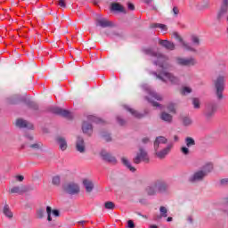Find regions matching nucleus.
Returning <instances> with one entry per match:
<instances>
[{
  "instance_id": "obj_64",
  "label": "nucleus",
  "mask_w": 228,
  "mask_h": 228,
  "mask_svg": "<svg viewBox=\"0 0 228 228\" xmlns=\"http://www.w3.org/2000/svg\"><path fill=\"white\" fill-rule=\"evenodd\" d=\"M27 138H28V140H33V136H31V135H28Z\"/></svg>"
},
{
  "instance_id": "obj_29",
  "label": "nucleus",
  "mask_w": 228,
  "mask_h": 228,
  "mask_svg": "<svg viewBox=\"0 0 228 228\" xmlns=\"http://www.w3.org/2000/svg\"><path fill=\"white\" fill-rule=\"evenodd\" d=\"M3 213L7 218H13V213L10 210V207L8 205H4Z\"/></svg>"
},
{
  "instance_id": "obj_21",
  "label": "nucleus",
  "mask_w": 228,
  "mask_h": 228,
  "mask_svg": "<svg viewBox=\"0 0 228 228\" xmlns=\"http://www.w3.org/2000/svg\"><path fill=\"white\" fill-rule=\"evenodd\" d=\"M83 184L86 188V193H91L94 191V182L92 180L85 179L83 180Z\"/></svg>"
},
{
  "instance_id": "obj_4",
  "label": "nucleus",
  "mask_w": 228,
  "mask_h": 228,
  "mask_svg": "<svg viewBox=\"0 0 228 228\" xmlns=\"http://www.w3.org/2000/svg\"><path fill=\"white\" fill-rule=\"evenodd\" d=\"M225 83V77L219 76L216 80L215 81V86L216 88V95L217 99H224V94L222 92H224V86Z\"/></svg>"
},
{
  "instance_id": "obj_40",
  "label": "nucleus",
  "mask_w": 228,
  "mask_h": 228,
  "mask_svg": "<svg viewBox=\"0 0 228 228\" xmlns=\"http://www.w3.org/2000/svg\"><path fill=\"white\" fill-rule=\"evenodd\" d=\"M105 209H115V203L111 201L105 202Z\"/></svg>"
},
{
  "instance_id": "obj_7",
  "label": "nucleus",
  "mask_w": 228,
  "mask_h": 228,
  "mask_svg": "<svg viewBox=\"0 0 228 228\" xmlns=\"http://www.w3.org/2000/svg\"><path fill=\"white\" fill-rule=\"evenodd\" d=\"M218 106L216 103H208L205 109L204 116L207 120H211L212 118L215 117V113H216Z\"/></svg>"
},
{
  "instance_id": "obj_62",
  "label": "nucleus",
  "mask_w": 228,
  "mask_h": 228,
  "mask_svg": "<svg viewBox=\"0 0 228 228\" xmlns=\"http://www.w3.org/2000/svg\"><path fill=\"white\" fill-rule=\"evenodd\" d=\"M150 228H158V225H156V224H151V225L150 226Z\"/></svg>"
},
{
  "instance_id": "obj_52",
  "label": "nucleus",
  "mask_w": 228,
  "mask_h": 228,
  "mask_svg": "<svg viewBox=\"0 0 228 228\" xmlns=\"http://www.w3.org/2000/svg\"><path fill=\"white\" fill-rule=\"evenodd\" d=\"M118 122L119 126H125L126 125V120H124L120 118H118Z\"/></svg>"
},
{
  "instance_id": "obj_50",
  "label": "nucleus",
  "mask_w": 228,
  "mask_h": 228,
  "mask_svg": "<svg viewBox=\"0 0 228 228\" xmlns=\"http://www.w3.org/2000/svg\"><path fill=\"white\" fill-rule=\"evenodd\" d=\"M59 6H61V8H66L67 4H65V0H59Z\"/></svg>"
},
{
  "instance_id": "obj_49",
  "label": "nucleus",
  "mask_w": 228,
  "mask_h": 228,
  "mask_svg": "<svg viewBox=\"0 0 228 228\" xmlns=\"http://www.w3.org/2000/svg\"><path fill=\"white\" fill-rule=\"evenodd\" d=\"M45 211L44 209H39L37 210V218H44V215H45Z\"/></svg>"
},
{
  "instance_id": "obj_15",
  "label": "nucleus",
  "mask_w": 228,
  "mask_h": 228,
  "mask_svg": "<svg viewBox=\"0 0 228 228\" xmlns=\"http://www.w3.org/2000/svg\"><path fill=\"white\" fill-rule=\"evenodd\" d=\"M159 44L167 49V51H175V44L168 41V40H159Z\"/></svg>"
},
{
  "instance_id": "obj_58",
  "label": "nucleus",
  "mask_w": 228,
  "mask_h": 228,
  "mask_svg": "<svg viewBox=\"0 0 228 228\" xmlns=\"http://www.w3.org/2000/svg\"><path fill=\"white\" fill-rule=\"evenodd\" d=\"M174 140H175V142H179V136L174 135Z\"/></svg>"
},
{
  "instance_id": "obj_45",
  "label": "nucleus",
  "mask_w": 228,
  "mask_h": 228,
  "mask_svg": "<svg viewBox=\"0 0 228 228\" xmlns=\"http://www.w3.org/2000/svg\"><path fill=\"white\" fill-rule=\"evenodd\" d=\"M192 40V44H194V45H200V39H199V37L197 36H193L191 37Z\"/></svg>"
},
{
  "instance_id": "obj_53",
  "label": "nucleus",
  "mask_w": 228,
  "mask_h": 228,
  "mask_svg": "<svg viewBox=\"0 0 228 228\" xmlns=\"http://www.w3.org/2000/svg\"><path fill=\"white\" fill-rule=\"evenodd\" d=\"M128 10L134 11V4L132 3L127 4Z\"/></svg>"
},
{
  "instance_id": "obj_55",
  "label": "nucleus",
  "mask_w": 228,
  "mask_h": 228,
  "mask_svg": "<svg viewBox=\"0 0 228 228\" xmlns=\"http://www.w3.org/2000/svg\"><path fill=\"white\" fill-rule=\"evenodd\" d=\"M104 140H105V142H111V136H110V135H104Z\"/></svg>"
},
{
  "instance_id": "obj_20",
  "label": "nucleus",
  "mask_w": 228,
  "mask_h": 228,
  "mask_svg": "<svg viewBox=\"0 0 228 228\" xmlns=\"http://www.w3.org/2000/svg\"><path fill=\"white\" fill-rule=\"evenodd\" d=\"M101 157L104 161H108L109 163H116L117 159L115 157L111 156V154L106 152V151H102L101 152Z\"/></svg>"
},
{
  "instance_id": "obj_12",
  "label": "nucleus",
  "mask_w": 228,
  "mask_h": 228,
  "mask_svg": "<svg viewBox=\"0 0 228 228\" xmlns=\"http://www.w3.org/2000/svg\"><path fill=\"white\" fill-rule=\"evenodd\" d=\"M167 143H168V139L165 136H159L154 141V150L157 151L160 145H165Z\"/></svg>"
},
{
  "instance_id": "obj_48",
  "label": "nucleus",
  "mask_w": 228,
  "mask_h": 228,
  "mask_svg": "<svg viewBox=\"0 0 228 228\" xmlns=\"http://www.w3.org/2000/svg\"><path fill=\"white\" fill-rule=\"evenodd\" d=\"M181 152H183L184 156H188V154H190V149L183 146L181 148Z\"/></svg>"
},
{
  "instance_id": "obj_19",
  "label": "nucleus",
  "mask_w": 228,
  "mask_h": 228,
  "mask_svg": "<svg viewBox=\"0 0 228 228\" xmlns=\"http://www.w3.org/2000/svg\"><path fill=\"white\" fill-rule=\"evenodd\" d=\"M56 142L61 151H67V148L69 147V145L67 144V140L64 137H61V136L57 137Z\"/></svg>"
},
{
  "instance_id": "obj_35",
  "label": "nucleus",
  "mask_w": 228,
  "mask_h": 228,
  "mask_svg": "<svg viewBox=\"0 0 228 228\" xmlns=\"http://www.w3.org/2000/svg\"><path fill=\"white\" fill-rule=\"evenodd\" d=\"M44 144H42V142H36L34 144H30L29 148L33 149V151H40V149H42Z\"/></svg>"
},
{
  "instance_id": "obj_8",
  "label": "nucleus",
  "mask_w": 228,
  "mask_h": 228,
  "mask_svg": "<svg viewBox=\"0 0 228 228\" xmlns=\"http://www.w3.org/2000/svg\"><path fill=\"white\" fill-rule=\"evenodd\" d=\"M227 12H228V0H223L220 9L217 12V16L216 19L217 20H224V19H225V15H227Z\"/></svg>"
},
{
  "instance_id": "obj_30",
  "label": "nucleus",
  "mask_w": 228,
  "mask_h": 228,
  "mask_svg": "<svg viewBox=\"0 0 228 228\" xmlns=\"http://www.w3.org/2000/svg\"><path fill=\"white\" fill-rule=\"evenodd\" d=\"M161 120L164 122H172V115L167 113V112H162L160 115Z\"/></svg>"
},
{
  "instance_id": "obj_3",
  "label": "nucleus",
  "mask_w": 228,
  "mask_h": 228,
  "mask_svg": "<svg viewBox=\"0 0 228 228\" xmlns=\"http://www.w3.org/2000/svg\"><path fill=\"white\" fill-rule=\"evenodd\" d=\"M142 161L143 163H149V161H151V159L149 158V154L147 153V151L140 147L139 152L136 154L135 158L134 159V163L135 165H140Z\"/></svg>"
},
{
  "instance_id": "obj_24",
  "label": "nucleus",
  "mask_w": 228,
  "mask_h": 228,
  "mask_svg": "<svg viewBox=\"0 0 228 228\" xmlns=\"http://www.w3.org/2000/svg\"><path fill=\"white\" fill-rule=\"evenodd\" d=\"M96 26H101V28H110L111 26V21L108 20L106 18L99 19L96 20Z\"/></svg>"
},
{
  "instance_id": "obj_43",
  "label": "nucleus",
  "mask_w": 228,
  "mask_h": 228,
  "mask_svg": "<svg viewBox=\"0 0 228 228\" xmlns=\"http://www.w3.org/2000/svg\"><path fill=\"white\" fill-rule=\"evenodd\" d=\"M89 120H92V122H95L96 124H101V122H102V119H101L95 116H90Z\"/></svg>"
},
{
  "instance_id": "obj_39",
  "label": "nucleus",
  "mask_w": 228,
  "mask_h": 228,
  "mask_svg": "<svg viewBox=\"0 0 228 228\" xmlns=\"http://www.w3.org/2000/svg\"><path fill=\"white\" fill-rule=\"evenodd\" d=\"M182 95H188V94H191V88L185 86L181 90Z\"/></svg>"
},
{
  "instance_id": "obj_16",
  "label": "nucleus",
  "mask_w": 228,
  "mask_h": 228,
  "mask_svg": "<svg viewBox=\"0 0 228 228\" xmlns=\"http://www.w3.org/2000/svg\"><path fill=\"white\" fill-rule=\"evenodd\" d=\"M29 190H35V187L28 186V188L21 185L20 187L15 186L10 189V193H20V191H29Z\"/></svg>"
},
{
  "instance_id": "obj_27",
  "label": "nucleus",
  "mask_w": 228,
  "mask_h": 228,
  "mask_svg": "<svg viewBox=\"0 0 228 228\" xmlns=\"http://www.w3.org/2000/svg\"><path fill=\"white\" fill-rule=\"evenodd\" d=\"M121 160L123 165H125V167H126V168H128L130 172H136V168L131 166V162H129V160L126 157H123Z\"/></svg>"
},
{
  "instance_id": "obj_31",
  "label": "nucleus",
  "mask_w": 228,
  "mask_h": 228,
  "mask_svg": "<svg viewBox=\"0 0 228 228\" xmlns=\"http://www.w3.org/2000/svg\"><path fill=\"white\" fill-rule=\"evenodd\" d=\"M126 110L129 111V113H131V115L135 117V118H143V115L134 110V109L126 108Z\"/></svg>"
},
{
  "instance_id": "obj_47",
  "label": "nucleus",
  "mask_w": 228,
  "mask_h": 228,
  "mask_svg": "<svg viewBox=\"0 0 228 228\" xmlns=\"http://www.w3.org/2000/svg\"><path fill=\"white\" fill-rule=\"evenodd\" d=\"M172 13L174 17H177V15H179V8L177 6H174L172 10Z\"/></svg>"
},
{
  "instance_id": "obj_33",
  "label": "nucleus",
  "mask_w": 228,
  "mask_h": 228,
  "mask_svg": "<svg viewBox=\"0 0 228 228\" xmlns=\"http://www.w3.org/2000/svg\"><path fill=\"white\" fill-rule=\"evenodd\" d=\"M151 28H159V29H162V31H167L168 29L167 28V25L161 24V23H154L151 25Z\"/></svg>"
},
{
  "instance_id": "obj_23",
  "label": "nucleus",
  "mask_w": 228,
  "mask_h": 228,
  "mask_svg": "<svg viewBox=\"0 0 228 228\" xmlns=\"http://www.w3.org/2000/svg\"><path fill=\"white\" fill-rule=\"evenodd\" d=\"M53 113H55L56 115H60L61 117H65L66 118H69V117H70V112L61 108L53 109Z\"/></svg>"
},
{
  "instance_id": "obj_13",
  "label": "nucleus",
  "mask_w": 228,
  "mask_h": 228,
  "mask_svg": "<svg viewBox=\"0 0 228 228\" xmlns=\"http://www.w3.org/2000/svg\"><path fill=\"white\" fill-rule=\"evenodd\" d=\"M173 35L175 40H178V42L182 43V45L185 51H193V48H191L188 43L183 41V37L177 32L173 33Z\"/></svg>"
},
{
  "instance_id": "obj_2",
  "label": "nucleus",
  "mask_w": 228,
  "mask_h": 228,
  "mask_svg": "<svg viewBox=\"0 0 228 228\" xmlns=\"http://www.w3.org/2000/svg\"><path fill=\"white\" fill-rule=\"evenodd\" d=\"M175 63L180 67H195V65L197 64V60L193 57H176Z\"/></svg>"
},
{
  "instance_id": "obj_5",
  "label": "nucleus",
  "mask_w": 228,
  "mask_h": 228,
  "mask_svg": "<svg viewBox=\"0 0 228 228\" xmlns=\"http://www.w3.org/2000/svg\"><path fill=\"white\" fill-rule=\"evenodd\" d=\"M147 92L149 94L146 96L148 102H151L154 108H159V103L154 101H162L163 97H161V95L158 94V93L154 92L153 90L149 89Z\"/></svg>"
},
{
  "instance_id": "obj_60",
  "label": "nucleus",
  "mask_w": 228,
  "mask_h": 228,
  "mask_svg": "<svg viewBox=\"0 0 228 228\" xmlns=\"http://www.w3.org/2000/svg\"><path fill=\"white\" fill-rule=\"evenodd\" d=\"M78 224H80V225H83V224H86V221H79Z\"/></svg>"
},
{
  "instance_id": "obj_22",
  "label": "nucleus",
  "mask_w": 228,
  "mask_h": 228,
  "mask_svg": "<svg viewBox=\"0 0 228 228\" xmlns=\"http://www.w3.org/2000/svg\"><path fill=\"white\" fill-rule=\"evenodd\" d=\"M145 191L148 193V195H156V193H158V183H151L146 187Z\"/></svg>"
},
{
  "instance_id": "obj_14",
  "label": "nucleus",
  "mask_w": 228,
  "mask_h": 228,
  "mask_svg": "<svg viewBox=\"0 0 228 228\" xmlns=\"http://www.w3.org/2000/svg\"><path fill=\"white\" fill-rule=\"evenodd\" d=\"M16 126L20 128H27V129H33V124L28 122L24 119H17L16 120Z\"/></svg>"
},
{
  "instance_id": "obj_38",
  "label": "nucleus",
  "mask_w": 228,
  "mask_h": 228,
  "mask_svg": "<svg viewBox=\"0 0 228 228\" xmlns=\"http://www.w3.org/2000/svg\"><path fill=\"white\" fill-rule=\"evenodd\" d=\"M192 104L195 110H199L200 108V101L199 100V98H193Z\"/></svg>"
},
{
  "instance_id": "obj_10",
  "label": "nucleus",
  "mask_w": 228,
  "mask_h": 228,
  "mask_svg": "<svg viewBox=\"0 0 228 228\" xmlns=\"http://www.w3.org/2000/svg\"><path fill=\"white\" fill-rule=\"evenodd\" d=\"M174 144H168L166 148H164L160 151H156V156L159 159H165L168 154H170V151H172Z\"/></svg>"
},
{
  "instance_id": "obj_28",
  "label": "nucleus",
  "mask_w": 228,
  "mask_h": 228,
  "mask_svg": "<svg viewBox=\"0 0 228 228\" xmlns=\"http://www.w3.org/2000/svg\"><path fill=\"white\" fill-rule=\"evenodd\" d=\"M159 211H160V216H158L156 217V220H160V218H167V216H168L167 215L168 209H167L165 207H160Z\"/></svg>"
},
{
  "instance_id": "obj_46",
  "label": "nucleus",
  "mask_w": 228,
  "mask_h": 228,
  "mask_svg": "<svg viewBox=\"0 0 228 228\" xmlns=\"http://www.w3.org/2000/svg\"><path fill=\"white\" fill-rule=\"evenodd\" d=\"M167 110L170 113H175V105L174 103L169 104Z\"/></svg>"
},
{
  "instance_id": "obj_1",
  "label": "nucleus",
  "mask_w": 228,
  "mask_h": 228,
  "mask_svg": "<svg viewBox=\"0 0 228 228\" xmlns=\"http://www.w3.org/2000/svg\"><path fill=\"white\" fill-rule=\"evenodd\" d=\"M154 75L156 76L157 79H160L161 81H169L171 85H179V78L173 73L162 71L159 75L157 73H154Z\"/></svg>"
},
{
  "instance_id": "obj_59",
  "label": "nucleus",
  "mask_w": 228,
  "mask_h": 228,
  "mask_svg": "<svg viewBox=\"0 0 228 228\" xmlns=\"http://www.w3.org/2000/svg\"><path fill=\"white\" fill-rule=\"evenodd\" d=\"M227 182H228L227 179H223V180H221V184H225V183H227Z\"/></svg>"
},
{
  "instance_id": "obj_61",
  "label": "nucleus",
  "mask_w": 228,
  "mask_h": 228,
  "mask_svg": "<svg viewBox=\"0 0 228 228\" xmlns=\"http://www.w3.org/2000/svg\"><path fill=\"white\" fill-rule=\"evenodd\" d=\"M138 215H139V216H142V218H145V219L148 218L147 216H143V215H142V214H138Z\"/></svg>"
},
{
  "instance_id": "obj_41",
  "label": "nucleus",
  "mask_w": 228,
  "mask_h": 228,
  "mask_svg": "<svg viewBox=\"0 0 228 228\" xmlns=\"http://www.w3.org/2000/svg\"><path fill=\"white\" fill-rule=\"evenodd\" d=\"M183 126H191V124H192L191 118H190L188 117H184L183 118Z\"/></svg>"
},
{
  "instance_id": "obj_56",
  "label": "nucleus",
  "mask_w": 228,
  "mask_h": 228,
  "mask_svg": "<svg viewBox=\"0 0 228 228\" xmlns=\"http://www.w3.org/2000/svg\"><path fill=\"white\" fill-rule=\"evenodd\" d=\"M142 143H149V137H144L142 140Z\"/></svg>"
},
{
  "instance_id": "obj_26",
  "label": "nucleus",
  "mask_w": 228,
  "mask_h": 228,
  "mask_svg": "<svg viewBox=\"0 0 228 228\" xmlns=\"http://www.w3.org/2000/svg\"><path fill=\"white\" fill-rule=\"evenodd\" d=\"M111 10L113 12H118L119 13H126V9L118 3L112 4Z\"/></svg>"
},
{
  "instance_id": "obj_44",
  "label": "nucleus",
  "mask_w": 228,
  "mask_h": 228,
  "mask_svg": "<svg viewBox=\"0 0 228 228\" xmlns=\"http://www.w3.org/2000/svg\"><path fill=\"white\" fill-rule=\"evenodd\" d=\"M53 184H54L55 186H59L60 183H61V179L60 176H53V180H52Z\"/></svg>"
},
{
  "instance_id": "obj_37",
  "label": "nucleus",
  "mask_w": 228,
  "mask_h": 228,
  "mask_svg": "<svg viewBox=\"0 0 228 228\" xmlns=\"http://www.w3.org/2000/svg\"><path fill=\"white\" fill-rule=\"evenodd\" d=\"M185 143L187 147H193V145H195V140H193L191 137H187L185 139Z\"/></svg>"
},
{
  "instance_id": "obj_57",
  "label": "nucleus",
  "mask_w": 228,
  "mask_h": 228,
  "mask_svg": "<svg viewBox=\"0 0 228 228\" xmlns=\"http://www.w3.org/2000/svg\"><path fill=\"white\" fill-rule=\"evenodd\" d=\"M143 3H145V4H151V3H152V1L154 0H142Z\"/></svg>"
},
{
  "instance_id": "obj_54",
  "label": "nucleus",
  "mask_w": 228,
  "mask_h": 228,
  "mask_svg": "<svg viewBox=\"0 0 228 228\" xmlns=\"http://www.w3.org/2000/svg\"><path fill=\"white\" fill-rule=\"evenodd\" d=\"M16 178L18 181H20V183H22V181H24V176L22 175H17Z\"/></svg>"
},
{
  "instance_id": "obj_25",
  "label": "nucleus",
  "mask_w": 228,
  "mask_h": 228,
  "mask_svg": "<svg viewBox=\"0 0 228 228\" xmlns=\"http://www.w3.org/2000/svg\"><path fill=\"white\" fill-rule=\"evenodd\" d=\"M94 128L92 127V125L87 123V122H84L82 125V131L83 133H85L86 134H89V136L92 134Z\"/></svg>"
},
{
  "instance_id": "obj_63",
  "label": "nucleus",
  "mask_w": 228,
  "mask_h": 228,
  "mask_svg": "<svg viewBox=\"0 0 228 228\" xmlns=\"http://www.w3.org/2000/svg\"><path fill=\"white\" fill-rule=\"evenodd\" d=\"M173 218L172 217H167V222H172Z\"/></svg>"
},
{
  "instance_id": "obj_17",
  "label": "nucleus",
  "mask_w": 228,
  "mask_h": 228,
  "mask_svg": "<svg viewBox=\"0 0 228 228\" xmlns=\"http://www.w3.org/2000/svg\"><path fill=\"white\" fill-rule=\"evenodd\" d=\"M46 214L48 222H53V217H51V215H53V216H60V210H53V208L48 206L46 207Z\"/></svg>"
},
{
  "instance_id": "obj_18",
  "label": "nucleus",
  "mask_w": 228,
  "mask_h": 228,
  "mask_svg": "<svg viewBox=\"0 0 228 228\" xmlns=\"http://www.w3.org/2000/svg\"><path fill=\"white\" fill-rule=\"evenodd\" d=\"M206 177V172L200 170L196 173L191 177V181L194 183L195 181H202Z\"/></svg>"
},
{
  "instance_id": "obj_11",
  "label": "nucleus",
  "mask_w": 228,
  "mask_h": 228,
  "mask_svg": "<svg viewBox=\"0 0 228 228\" xmlns=\"http://www.w3.org/2000/svg\"><path fill=\"white\" fill-rule=\"evenodd\" d=\"M76 150L81 154L85 153V151H86V147L85 145V139H83V137L81 136L77 137Z\"/></svg>"
},
{
  "instance_id": "obj_51",
  "label": "nucleus",
  "mask_w": 228,
  "mask_h": 228,
  "mask_svg": "<svg viewBox=\"0 0 228 228\" xmlns=\"http://www.w3.org/2000/svg\"><path fill=\"white\" fill-rule=\"evenodd\" d=\"M127 227L128 228H134V222H133V220H128L127 221Z\"/></svg>"
},
{
  "instance_id": "obj_9",
  "label": "nucleus",
  "mask_w": 228,
  "mask_h": 228,
  "mask_svg": "<svg viewBox=\"0 0 228 228\" xmlns=\"http://www.w3.org/2000/svg\"><path fill=\"white\" fill-rule=\"evenodd\" d=\"M63 190L69 195H77L79 193V185L75 183H66L63 186Z\"/></svg>"
},
{
  "instance_id": "obj_42",
  "label": "nucleus",
  "mask_w": 228,
  "mask_h": 228,
  "mask_svg": "<svg viewBox=\"0 0 228 228\" xmlns=\"http://www.w3.org/2000/svg\"><path fill=\"white\" fill-rule=\"evenodd\" d=\"M211 170H213V164H207L204 167V171L206 173V175H208V173L211 172Z\"/></svg>"
},
{
  "instance_id": "obj_36",
  "label": "nucleus",
  "mask_w": 228,
  "mask_h": 228,
  "mask_svg": "<svg viewBox=\"0 0 228 228\" xmlns=\"http://www.w3.org/2000/svg\"><path fill=\"white\" fill-rule=\"evenodd\" d=\"M24 102L27 104L28 108H32V110H38V105H37L33 102L24 100Z\"/></svg>"
},
{
  "instance_id": "obj_32",
  "label": "nucleus",
  "mask_w": 228,
  "mask_h": 228,
  "mask_svg": "<svg viewBox=\"0 0 228 228\" xmlns=\"http://www.w3.org/2000/svg\"><path fill=\"white\" fill-rule=\"evenodd\" d=\"M157 184V191H159V193H163L164 191H167V185L165 183H155Z\"/></svg>"
},
{
  "instance_id": "obj_34",
  "label": "nucleus",
  "mask_w": 228,
  "mask_h": 228,
  "mask_svg": "<svg viewBox=\"0 0 228 228\" xmlns=\"http://www.w3.org/2000/svg\"><path fill=\"white\" fill-rule=\"evenodd\" d=\"M18 99H20V96L19 94H15L12 98L8 99V102L9 104H17Z\"/></svg>"
},
{
  "instance_id": "obj_6",
  "label": "nucleus",
  "mask_w": 228,
  "mask_h": 228,
  "mask_svg": "<svg viewBox=\"0 0 228 228\" xmlns=\"http://www.w3.org/2000/svg\"><path fill=\"white\" fill-rule=\"evenodd\" d=\"M157 61H155V65H159L162 70L167 69H170V64H168V58L165 57V55L161 53L155 54Z\"/></svg>"
}]
</instances>
